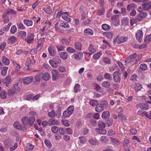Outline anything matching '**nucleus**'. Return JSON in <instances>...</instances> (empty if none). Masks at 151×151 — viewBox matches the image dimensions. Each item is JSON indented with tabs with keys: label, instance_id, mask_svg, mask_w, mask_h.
I'll use <instances>...</instances> for the list:
<instances>
[{
	"label": "nucleus",
	"instance_id": "nucleus-1",
	"mask_svg": "<svg viewBox=\"0 0 151 151\" xmlns=\"http://www.w3.org/2000/svg\"><path fill=\"white\" fill-rule=\"evenodd\" d=\"M113 77L114 81L117 83H119L121 81L120 74L118 71H115L113 74Z\"/></svg>",
	"mask_w": 151,
	"mask_h": 151
},
{
	"label": "nucleus",
	"instance_id": "nucleus-2",
	"mask_svg": "<svg viewBox=\"0 0 151 151\" xmlns=\"http://www.w3.org/2000/svg\"><path fill=\"white\" fill-rule=\"evenodd\" d=\"M12 79L10 76H6L4 78H0V84H9L11 83Z\"/></svg>",
	"mask_w": 151,
	"mask_h": 151
},
{
	"label": "nucleus",
	"instance_id": "nucleus-3",
	"mask_svg": "<svg viewBox=\"0 0 151 151\" xmlns=\"http://www.w3.org/2000/svg\"><path fill=\"white\" fill-rule=\"evenodd\" d=\"M16 14V12L15 10L13 9H7L6 12H4L2 15L3 18H6L7 15L10 14Z\"/></svg>",
	"mask_w": 151,
	"mask_h": 151
},
{
	"label": "nucleus",
	"instance_id": "nucleus-4",
	"mask_svg": "<svg viewBox=\"0 0 151 151\" xmlns=\"http://www.w3.org/2000/svg\"><path fill=\"white\" fill-rule=\"evenodd\" d=\"M51 73L52 80L53 81L56 80L58 79L59 76L58 71L56 69H52L51 71Z\"/></svg>",
	"mask_w": 151,
	"mask_h": 151
},
{
	"label": "nucleus",
	"instance_id": "nucleus-5",
	"mask_svg": "<svg viewBox=\"0 0 151 151\" xmlns=\"http://www.w3.org/2000/svg\"><path fill=\"white\" fill-rule=\"evenodd\" d=\"M142 6L144 10H149L151 8V1H149L147 3H143L142 4Z\"/></svg>",
	"mask_w": 151,
	"mask_h": 151
},
{
	"label": "nucleus",
	"instance_id": "nucleus-6",
	"mask_svg": "<svg viewBox=\"0 0 151 151\" xmlns=\"http://www.w3.org/2000/svg\"><path fill=\"white\" fill-rule=\"evenodd\" d=\"M88 142L92 146L98 145L100 144L99 141L95 138H90L88 140Z\"/></svg>",
	"mask_w": 151,
	"mask_h": 151
},
{
	"label": "nucleus",
	"instance_id": "nucleus-7",
	"mask_svg": "<svg viewBox=\"0 0 151 151\" xmlns=\"http://www.w3.org/2000/svg\"><path fill=\"white\" fill-rule=\"evenodd\" d=\"M57 12V16H58L59 17L62 16V18L64 20H66V19H67V16L65 15H64V14H66L68 15V12H62L61 11H56L55 12V13Z\"/></svg>",
	"mask_w": 151,
	"mask_h": 151
},
{
	"label": "nucleus",
	"instance_id": "nucleus-8",
	"mask_svg": "<svg viewBox=\"0 0 151 151\" xmlns=\"http://www.w3.org/2000/svg\"><path fill=\"white\" fill-rule=\"evenodd\" d=\"M143 33L142 30H139L138 31L136 34V37L138 41L140 42L142 38Z\"/></svg>",
	"mask_w": 151,
	"mask_h": 151
},
{
	"label": "nucleus",
	"instance_id": "nucleus-9",
	"mask_svg": "<svg viewBox=\"0 0 151 151\" xmlns=\"http://www.w3.org/2000/svg\"><path fill=\"white\" fill-rule=\"evenodd\" d=\"M33 81V78L32 76L24 77L23 79V83L26 84H28Z\"/></svg>",
	"mask_w": 151,
	"mask_h": 151
},
{
	"label": "nucleus",
	"instance_id": "nucleus-10",
	"mask_svg": "<svg viewBox=\"0 0 151 151\" xmlns=\"http://www.w3.org/2000/svg\"><path fill=\"white\" fill-rule=\"evenodd\" d=\"M83 54L81 52L74 54L72 56V58H74L76 60H81L83 58Z\"/></svg>",
	"mask_w": 151,
	"mask_h": 151
},
{
	"label": "nucleus",
	"instance_id": "nucleus-11",
	"mask_svg": "<svg viewBox=\"0 0 151 151\" xmlns=\"http://www.w3.org/2000/svg\"><path fill=\"white\" fill-rule=\"evenodd\" d=\"M48 50L50 56H54L55 55L56 50L55 47L54 46H49L48 48Z\"/></svg>",
	"mask_w": 151,
	"mask_h": 151
},
{
	"label": "nucleus",
	"instance_id": "nucleus-12",
	"mask_svg": "<svg viewBox=\"0 0 151 151\" xmlns=\"http://www.w3.org/2000/svg\"><path fill=\"white\" fill-rule=\"evenodd\" d=\"M44 42V38H41L38 41V44L36 47V49L37 51L40 50L43 45V43Z\"/></svg>",
	"mask_w": 151,
	"mask_h": 151
},
{
	"label": "nucleus",
	"instance_id": "nucleus-13",
	"mask_svg": "<svg viewBox=\"0 0 151 151\" xmlns=\"http://www.w3.org/2000/svg\"><path fill=\"white\" fill-rule=\"evenodd\" d=\"M34 35L32 34H29L26 39L27 42L28 44L32 43L34 40Z\"/></svg>",
	"mask_w": 151,
	"mask_h": 151
},
{
	"label": "nucleus",
	"instance_id": "nucleus-14",
	"mask_svg": "<svg viewBox=\"0 0 151 151\" xmlns=\"http://www.w3.org/2000/svg\"><path fill=\"white\" fill-rule=\"evenodd\" d=\"M17 40V38L14 36L10 37L8 39V43L12 44L15 43Z\"/></svg>",
	"mask_w": 151,
	"mask_h": 151
},
{
	"label": "nucleus",
	"instance_id": "nucleus-15",
	"mask_svg": "<svg viewBox=\"0 0 151 151\" xmlns=\"http://www.w3.org/2000/svg\"><path fill=\"white\" fill-rule=\"evenodd\" d=\"M117 15H114L111 17V19L113 22L114 23L116 24L119 25V21L117 18Z\"/></svg>",
	"mask_w": 151,
	"mask_h": 151
},
{
	"label": "nucleus",
	"instance_id": "nucleus-16",
	"mask_svg": "<svg viewBox=\"0 0 151 151\" xmlns=\"http://www.w3.org/2000/svg\"><path fill=\"white\" fill-rule=\"evenodd\" d=\"M134 89L137 92L140 91L143 88L142 85L139 83H135L134 85Z\"/></svg>",
	"mask_w": 151,
	"mask_h": 151
},
{
	"label": "nucleus",
	"instance_id": "nucleus-17",
	"mask_svg": "<svg viewBox=\"0 0 151 151\" xmlns=\"http://www.w3.org/2000/svg\"><path fill=\"white\" fill-rule=\"evenodd\" d=\"M99 140L102 143H106L108 142L109 138L108 137L103 136L100 137Z\"/></svg>",
	"mask_w": 151,
	"mask_h": 151
},
{
	"label": "nucleus",
	"instance_id": "nucleus-18",
	"mask_svg": "<svg viewBox=\"0 0 151 151\" xmlns=\"http://www.w3.org/2000/svg\"><path fill=\"white\" fill-rule=\"evenodd\" d=\"M48 124L49 125L55 124L59 125L60 124V123L58 121L54 119H50L48 121Z\"/></svg>",
	"mask_w": 151,
	"mask_h": 151
},
{
	"label": "nucleus",
	"instance_id": "nucleus-19",
	"mask_svg": "<svg viewBox=\"0 0 151 151\" xmlns=\"http://www.w3.org/2000/svg\"><path fill=\"white\" fill-rule=\"evenodd\" d=\"M96 132L99 134H106V131L104 129H101L100 128H97L96 129Z\"/></svg>",
	"mask_w": 151,
	"mask_h": 151
},
{
	"label": "nucleus",
	"instance_id": "nucleus-20",
	"mask_svg": "<svg viewBox=\"0 0 151 151\" xmlns=\"http://www.w3.org/2000/svg\"><path fill=\"white\" fill-rule=\"evenodd\" d=\"M59 55L60 57L64 60L66 59L68 57V53L66 52H60Z\"/></svg>",
	"mask_w": 151,
	"mask_h": 151
},
{
	"label": "nucleus",
	"instance_id": "nucleus-21",
	"mask_svg": "<svg viewBox=\"0 0 151 151\" xmlns=\"http://www.w3.org/2000/svg\"><path fill=\"white\" fill-rule=\"evenodd\" d=\"M84 32L87 35L91 36L93 34V32L92 30L89 28L85 29Z\"/></svg>",
	"mask_w": 151,
	"mask_h": 151
},
{
	"label": "nucleus",
	"instance_id": "nucleus-22",
	"mask_svg": "<svg viewBox=\"0 0 151 151\" xmlns=\"http://www.w3.org/2000/svg\"><path fill=\"white\" fill-rule=\"evenodd\" d=\"M42 78L44 81H47L50 79V75L47 72H45L42 74Z\"/></svg>",
	"mask_w": 151,
	"mask_h": 151
},
{
	"label": "nucleus",
	"instance_id": "nucleus-23",
	"mask_svg": "<svg viewBox=\"0 0 151 151\" xmlns=\"http://www.w3.org/2000/svg\"><path fill=\"white\" fill-rule=\"evenodd\" d=\"M2 60L3 63L6 65H8L9 64V59L5 56H2Z\"/></svg>",
	"mask_w": 151,
	"mask_h": 151
},
{
	"label": "nucleus",
	"instance_id": "nucleus-24",
	"mask_svg": "<svg viewBox=\"0 0 151 151\" xmlns=\"http://www.w3.org/2000/svg\"><path fill=\"white\" fill-rule=\"evenodd\" d=\"M110 116V113L109 111H104L102 114L101 117L103 119L109 118Z\"/></svg>",
	"mask_w": 151,
	"mask_h": 151
},
{
	"label": "nucleus",
	"instance_id": "nucleus-25",
	"mask_svg": "<svg viewBox=\"0 0 151 151\" xmlns=\"http://www.w3.org/2000/svg\"><path fill=\"white\" fill-rule=\"evenodd\" d=\"M110 141L112 143L114 144L117 145H119L120 142V141L117 139L113 137L110 138Z\"/></svg>",
	"mask_w": 151,
	"mask_h": 151
},
{
	"label": "nucleus",
	"instance_id": "nucleus-26",
	"mask_svg": "<svg viewBox=\"0 0 151 151\" xmlns=\"http://www.w3.org/2000/svg\"><path fill=\"white\" fill-rule=\"evenodd\" d=\"M127 39V37L122 36L118 39V43L120 44L126 42Z\"/></svg>",
	"mask_w": 151,
	"mask_h": 151
},
{
	"label": "nucleus",
	"instance_id": "nucleus-27",
	"mask_svg": "<svg viewBox=\"0 0 151 151\" xmlns=\"http://www.w3.org/2000/svg\"><path fill=\"white\" fill-rule=\"evenodd\" d=\"M104 35L107 38L109 39H111L113 36V32H104Z\"/></svg>",
	"mask_w": 151,
	"mask_h": 151
},
{
	"label": "nucleus",
	"instance_id": "nucleus-28",
	"mask_svg": "<svg viewBox=\"0 0 151 151\" xmlns=\"http://www.w3.org/2000/svg\"><path fill=\"white\" fill-rule=\"evenodd\" d=\"M100 105L104 109L106 108L108 106V104L106 101H103L100 102Z\"/></svg>",
	"mask_w": 151,
	"mask_h": 151
},
{
	"label": "nucleus",
	"instance_id": "nucleus-29",
	"mask_svg": "<svg viewBox=\"0 0 151 151\" xmlns=\"http://www.w3.org/2000/svg\"><path fill=\"white\" fill-rule=\"evenodd\" d=\"M23 22L24 24L27 26H32L33 24V22L32 20H29L28 19H25L23 21Z\"/></svg>",
	"mask_w": 151,
	"mask_h": 151
},
{
	"label": "nucleus",
	"instance_id": "nucleus-30",
	"mask_svg": "<svg viewBox=\"0 0 151 151\" xmlns=\"http://www.w3.org/2000/svg\"><path fill=\"white\" fill-rule=\"evenodd\" d=\"M74 47L75 48L78 50H81L82 45L79 42H76L75 43Z\"/></svg>",
	"mask_w": 151,
	"mask_h": 151
},
{
	"label": "nucleus",
	"instance_id": "nucleus-31",
	"mask_svg": "<svg viewBox=\"0 0 151 151\" xmlns=\"http://www.w3.org/2000/svg\"><path fill=\"white\" fill-rule=\"evenodd\" d=\"M102 29L105 30H109L111 29L110 26L106 24H104L102 25Z\"/></svg>",
	"mask_w": 151,
	"mask_h": 151
},
{
	"label": "nucleus",
	"instance_id": "nucleus-32",
	"mask_svg": "<svg viewBox=\"0 0 151 151\" xmlns=\"http://www.w3.org/2000/svg\"><path fill=\"white\" fill-rule=\"evenodd\" d=\"M140 107L143 110H147L148 109V104L145 103H142L140 104Z\"/></svg>",
	"mask_w": 151,
	"mask_h": 151
},
{
	"label": "nucleus",
	"instance_id": "nucleus-33",
	"mask_svg": "<svg viewBox=\"0 0 151 151\" xmlns=\"http://www.w3.org/2000/svg\"><path fill=\"white\" fill-rule=\"evenodd\" d=\"M135 7L136 5L134 4L131 3L127 5V8L129 11H130L131 9L132 10L134 9L135 8Z\"/></svg>",
	"mask_w": 151,
	"mask_h": 151
},
{
	"label": "nucleus",
	"instance_id": "nucleus-34",
	"mask_svg": "<svg viewBox=\"0 0 151 151\" xmlns=\"http://www.w3.org/2000/svg\"><path fill=\"white\" fill-rule=\"evenodd\" d=\"M18 35L19 37L21 38H24L26 36V33L25 31H21L19 32Z\"/></svg>",
	"mask_w": 151,
	"mask_h": 151
},
{
	"label": "nucleus",
	"instance_id": "nucleus-35",
	"mask_svg": "<svg viewBox=\"0 0 151 151\" xmlns=\"http://www.w3.org/2000/svg\"><path fill=\"white\" fill-rule=\"evenodd\" d=\"M28 119L27 116H25L23 117L22 119V122L23 127L24 128L26 126V125L27 123V120Z\"/></svg>",
	"mask_w": 151,
	"mask_h": 151
},
{
	"label": "nucleus",
	"instance_id": "nucleus-36",
	"mask_svg": "<svg viewBox=\"0 0 151 151\" xmlns=\"http://www.w3.org/2000/svg\"><path fill=\"white\" fill-rule=\"evenodd\" d=\"M71 114L70 113L68 110H66L63 112L62 118H66L69 117Z\"/></svg>",
	"mask_w": 151,
	"mask_h": 151
},
{
	"label": "nucleus",
	"instance_id": "nucleus-37",
	"mask_svg": "<svg viewBox=\"0 0 151 151\" xmlns=\"http://www.w3.org/2000/svg\"><path fill=\"white\" fill-rule=\"evenodd\" d=\"M88 51L89 52V53L91 54L93 53L95 51V50L93 48V47L91 44L89 45L88 49Z\"/></svg>",
	"mask_w": 151,
	"mask_h": 151
},
{
	"label": "nucleus",
	"instance_id": "nucleus-38",
	"mask_svg": "<svg viewBox=\"0 0 151 151\" xmlns=\"http://www.w3.org/2000/svg\"><path fill=\"white\" fill-rule=\"evenodd\" d=\"M67 52L70 53H73L76 52V50L70 47H68L66 49Z\"/></svg>",
	"mask_w": 151,
	"mask_h": 151
},
{
	"label": "nucleus",
	"instance_id": "nucleus-39",
	"mask_svg": "<svg viewBox=\"0 0 151 151\" xmlns=\"http://www.w3.org/2000/svg\"><path fill=\"white\" fill-rule=\"evenodd\" d=\"M129 140L127 139H124L122 141V145L124 148L127 147V145L129 142Z\"/></svg>",
	"mask_w": 151,
	"mask_h": 151
},
{
	"label": "nucleus",
	"instance_id": "nucleus-40",
	"mask_svg": "<svg viewBox=\"0 0 151 151\" xmlns=\"http://www.w3.org/2000/svg\"><path fill=\"white\" fill-rule=\"evenodd\" d=\"M96 111L98 112H100L104 110V109L102 107L100 104H98L96 106L95 108Z\"/></svg>",
	"mask_w": 151,
	"mask_h": 151
},
{
	"label": "nucleus",
	"instance_id": "nucleus-41",
	"mask_svg": "<svg viewBox=\"0 0 151 151\" xmlns=\"http://www.w3.org/2000/svg\"><path fill=\"white\" fill-rule=\"evenodd\" d=\"M110 85V82L108 81H104L102 83V86L105 88H108Z\"/></svg>",
	"mask_w": 151,
	"mask_h": 151
},
{
	"label": "nucleus",
	"instance_id": "nucleus-42",
	"mask_svg": "<svg viewBox=\"0 0 151 151\" xmlns=\"http://www.w3.org/2000/svg\"><path fill=\"white\" fill-rule=\"evenodd\" d=\"M95 89L98 91L99 92H103L104 90L98 84H96L95 86Z\"/></svg>",
	"mask_w": 151,
	"mask_h": 151
},
{
	"label": "nucleus",
	"instance_id": "nucleus-43",
	"mask_svg": "<svg viewBox=\"0 0 151 151\" xmlns=\"http://www.w3.org/2000/svg\"><path fill=\"white\" fill-rule=\"evenodd\" d=\"M42 74L41 73H39L37 74L35 77V79L36 81L39 82L40 79L42 78Z\"/></svg>",
	"mask_w": 151,
	"mask_h": 151
},
{
	"label": "nucleus",
	"instance_id": "nucleus-44",
	"mask_svg": "<svg viewBox=\"0 0 151 151\" xmlns=\"http://www.w3.org/2000/svg\"><path fill=\"white\" fill-rule=\"evenodd\" d=\"M140 68L141 70L142 71L146 70L147 69V65L145 63H142L140 65Z\"/></svg>",
	"mask_w": 151,
	"mask_h": 151
},
{
	"label": "nucleus",
	"instance_id": "nucleus-45",
	"mask_svg": "<svg viewBox=\"0 0 151 151\" xmlns=\"http://www.w3.org/2000/svg\"><path fill=\"white\" fill-rule=\"evenodd\" d=\"M31 60L29 57H28L27 58V60L26 62V65H27V70L29 69L30 65H31Z\"/></svg>",
	"mask_w": 151,
	"mask_h": 151
},
{
	"label": "nucleus",
	"instance_id": "nucleus-46",
	"mask_svg": "<svg viewBox=\"0 0 151 151\" xmlns=\"http://www.w3.org/2000/svg\"><path fill=\"white\" fill-rule=\"evenodd\" d=\"M13 125L14 127L20 130L22 129V127L19 125V123L17 122H15L14 124Z\"/></svg>",
	"mask_w": 151,
	"mask_h": 151
},
{
	"label": "nucleus",
	"instance_id": "nucleus-47",
	"mask_svg": "<svg viewBox=\"0 0 151 151\" xmlns=\"http://www.w3.org/2000/svg\"><path fill=\"white\" fill-rule=\"evenodd\" d=\"M49 63L51 65L53 68H56L57 67V65L56 63L53 60H49Z\"/></svg>",
	"mask_w": 151,
	"mask_h": 151
},
{
	"label": "nucleus",
	"instance_id": "nucleus-48",
	"mask_svg": "<svg viewBox=\"0 0 151 151\" xmlns=\"http://www.w3.org/2000/svg\"><path fill=\"white\" fill-rule=\"evenodd\" d=\"M79 139L80 142L82 144H84L86 141V138L85 137L83 136L79 137Z\"/></svg>",
	"mask_w": 151,
	"mask_h": 151
},
{
	"label": "nucleus",
	"instance_id": "nucleus-49",
	"mask_svg": "<svg viewBox=\"0 0 151 151\" xmlns=\"http://www.w3.org/2000/svg\"><path fill=\"white\" fill-rule=\"evenodd\" d=\"M43 10L47 14H50L52 12V10L50 9V7L47 6L46 7L44 8Z\"/></svg>",
	"mask_w": 151,
	"mask_h": 151
},
{
	"label": "nucleus",
	"instance_id": "nucleus-50",
	"mask_svg": "<svg viewBox=\"0 0 151 151\" xmlns=\"http://www.w3.org/2000/svg\"><path fill=\"white\" fill-rule=\"evenodd\" d=\"M104 77L105 79L109 80H111L112 79L111 75L108 73H106L104 74Z\"/></svg>",
	"mask_w": 151,
	"mask_h": 151
},
{
	"label": "nucleus",
	"instance_id": "nucleus-51",
	"mask_svg": "<svg viewBox=\"0 0 151 151\" xmlns=\"http://www.w3.org/2000/svg\"><path fill=\"white\" fill-rule=\"evenodd\" d=\"M145 42L147 44L149 42L151 41V34L147 36L145 39Z\"/></svg>",
	"mask_w": 151,
	"mask_h": 151
},
{
	"label": "nucleus",
	"instance_id": "nucleus-52",
	"mask_svg": "<svg viewBox=\"0 0 151 151\" xmlns=\"http://www.w3.org/2000/svg\"><path fill=\"white\" fill-rule=\"evenodd\" d=\"M60 26L61 27H63L65 28H69L70 27L69 24L66 22L60 23Z\"/></svg>",
	"mask_w": 151,
	"mask_h": 151
},
{
	"label": "nucleus",
	"instance_id": "nucleus-53",
	"mask_svg": "<svg viewBox=\"0 0 151 151\" xmlns=\"http://www.w3.org/2000/svg\"><path fill=\"white\" fill-rule=\"evenodd\" d=\"M17 30V27L15 25L12 26L10 30V32L12 34H14L16 32Z\"/></svg>",
	"mask_w": 151,
	"mask_h": 151
},
{
	"label": "nucleus",
	"instance_id": "nucleus-54",
	"mask_svg": "<svg viewBox=\"0 0 151 151\" xmlns=\"http://www.w3.org/2000/svg\"><path fill=\"white\" fill-rule=\"evenodd\" d=\"M6 93L4 91H2L0 93V97L2 99H5L6 97Z\"/></svg>",
	"mask_w": 151,
	"mask_h": 151
},
{
	"label": "nucleus",
	"instance_id": "nucleus-55",
	"mask_svg": "<svg viewBox=\"0 0 151 151\" xmlns=\"http://www.w3.org/2000/svg\"><path fill=\"white\" fill-rule=\"evenodd\" d=\"M80 90V85L78 84H76L74 88V92L77 93Z\"/></svg>",
	"mask_w": 151,
	"mask_h": 151
},
{
	"label": "nucleus",
	"instance_id": "nucleus-56",
	"mask_svg": "<svg viewBox=\"0 0 151 151\" xmlns=\"http://www.w3.org/2000/svg\"><path fill=\"white\" fill-rule=\"evenodd\" d=\"M98 125L99 127L102 128H104L106 127L105 123L100 120L99 121Z\"/></svg>",
	"mask_w": 151,
	"mask_h": 151
},
{
	"label": "nucleus",
	"instance_id": "nucleus-57",
	"mask_svg": "<svg viewBox=\"0 0 151 151\" xmlns=\"http://www.w3.org/2000/svg\"><path fill=\"white\" fill-rule=\"evenodd\" d=\"M90 104L93 106H96L98 104V102L97 100H92L90 101Z\"/></svg>",
	"mask_w": 151,
	"mask_h": 151
},
{
	"label": "nucleus",
	"instance_id": "nucleus-58",
	"mask_svg": "<svg viewBox=\"0 0 151 151\" xmlns=\"http://www.w3.org/2000/svg\"><path fill=\"white\" fill-rule=\"evenodd\" d=\"M102 53L101 52H98L96 54L94 55L93 56V58L95 59H97L100 57Z\"/></svg>",
	"mask_w": 151,
	"mask_h": 151
},
{
	"label": "nucleus",
	"instance_id": "nucleus-59",
	"mask_svg": "<svg viewBox=\"0 0 151 151\" xmlns=\"http://www.w3.org/2000/svg\"><path fill=\"white\" fill-rule=\"evenodd\" d=\"M17 26L18 28L20 29H25V27L23 24L21 22H18L17 24Z\"/></svg>",
	"mask_w": 151,
	"mask_h": 151
},
{
	"label": "nucleus",
	"instance_id": "nucleus-60",
	"mask_svg": "<svg viewBox=\"0 0 151 151\" xmlns=\"http://www.w3.org/2000/svg\"><path fill=\"white\" fill-rule=\"evenodd\" d=\"M35 119L34 117H30L29 119V124L31 126L32 125L33 123L35 121Z\"/></svg>",
	"mask_w": 151,
	"mask_h": 151
},
{
	"label": "nucleus",
	"instance_id": "nucleus-61",
	"mask_svg": "<svg viewBox=\"0 0 151 151\" xmlns=\"http://www.w3.org/2000/svg\"><path fill=\"white\" fill-rule=\"evenodd\" d=\"M65 132L66 134H73V131L70 128H67L65 129Z\"/></svg>",
	"mask_w": 151,
	"mask_h": 151
},
{
	"label": "nucleus",
	"instance_id": "nucleus-62",
	"mask_svg": "<svg viewBox=\"0 0 151 151\" xmlns=\"http://www.w3.org/2000/svg\"><path fill=\"white\" fill-rule=\"evenodd\" d=\"M58 130V127L55 126H53L51 127V130L52 132L54 133H57Z\"/></svg>",
	"mask_w": 151,
	"mask_h": 151
},
{
	"label": "nucleus",
	"instance_id": "nucleus-63",
	"mask_svg": "<svg viewBox=\"0 0 151 151\" xmlns=\"http://www.w3.org/2000/svg\"><path fill=\"white\" fill-rule=\"evenodd\" d=\"M55 62L56 64L60 63H61V60L58 56H56L54 58Z\"/></svg>",
	"mask_w": 151,
	"mask_h": 151
},
{
	"label": "nucleus",
	"instance_id": "nucleus-64",
	"mask_svg": "<svg viewBox=\"0 0 151 151\" xmlns=\"http://www.w3.org/2000/svg\"><path fill=\"white\" fill-rule=\"evenodd\" d=\"M58 70L61 72L64 73L66 71L65 68L64 66H59L58 68Z\"/></svg>",
	"mask_w": 151,
	"mask_h": 151
}]
</instances>
